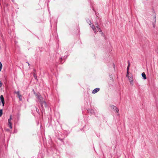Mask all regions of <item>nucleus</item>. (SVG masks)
Returning a JSON list of instances; mask_svg holds the SVG:
<instances>
[{
	"mask_svg": "<svg viewBox=\"0 0 158 158\" xmlns=\"http://www.w3.org/2000/svg\"><path fill=\"white\" fill-rule=\"evenodd\" d=\"M36 97L38 99V100L40 103L41 102H42L44 100L43 98L41 96L39 93H38L37 94H36Z\"/></svg>",
	"mask_w": 158,
	"mask_h": 158,
	"instance_id": "obj_1",
	"label": "nucleus"
},
{
	"mask_svg": "<svg viewBox=\"0 0 158 158\" xmlns=\"http://www.w3.org/2000/svg\"><path fill=\"white\" fill-rule=\"evenodd\" d=\"M1 103H2V106H3L4 105L5 102L4 98L2 95L0 96V105H1Z\"/></svg>",
	"mask_w": 158,
	"mask_h": 158,
	"instance_id": "obj_2",
	"label": "nucleus"
},
{
	"mask_svg": "<svg viewBox=\"0 0 158 158\" xmlns=\"http://www.w3.org/2000/svg\"><path fill=\"white\" fill-rule=\"evenodd\" d=\"M40 104L43 109L44 108V107H46L47 106V104L44 100L42 102H41Z\"/></svg>",
	"mask_w": 158,
	"mask_h": 158,
	"instance_id": "obj_3",
	"label": "nucleus"
},
{
	"mask_svg": "<svg viewBox=\"0 0 158 158\" xmlns=\"http://www.w3.org/2000/svg\"><path fill=\"white\" fill-rule=\"evenodd\" d=\"M89 25L90 26V27L92 28V29H93V31H94L95 33H97L98 32L97 31H96V29L95 28V27L94 26L93 24H89Z\"/></svg>",
	"mask_w": 158,
	"mask_h": 158,
	"instance_id": "obj_4",
	"label": "nucleus"
},
{
	"mask_svg": "<svg viewBox=\"0 0 158 158\" xmlns=\"http://www.w3.org/2000/svg\"><path fill=\"white\" fill-rule=\"evenodd\" d=\"M110 107L111 109H114L115 110L116 112L118 113V111H119L117 107H116L115 106L112 105L110 106Z\"/></svg>",
	"mask_w": 158,
	"mask_h": 158,
	"instance_id": "obj_5",
	"label": "nucleus"
},
{
	"mask_svg": "<svg viewBox=\"0 0 158 158\" xmlns=\"http://www.w3.org/2000/svg\"><path fill=\"white\" fill-rule=\"evenodd\" d=\"M15 93L17 94L18 95V97L19 98V99L20 101L22 100V96L21 95L19 94V91H17V92H15Z\"/></svg>",
	"mask_w": 158,
	"mask_h": 158,
	"instance_id": "obj_6",
	"label": "nucleus"
},
{
	"mask_svg": "<svg viewBox=\"0 0 158 158\" xmlns=\"http://www.w3.org/2000/svg\"><path fill=\"white\" fill-rule=\"evenodd\" d=\"M154 19L153 20V25L154 28L155 27V23L156 22V16L155 15L154 16Z\"/></svg>",
	"mask_w": 158,
	"mask_h": 158,
	"instance_id": "obj_7",
	"label": "nucleus"
},
{
	"mask_svg": "<svg viewBox=\"0 0 158 158\" xmlns=\"http://www.w3.org/2000/svg\"><path fill=\"white\" fill-rule=\"evenodd\" d=\"M99 90H100L99 88H95V89H94V90H93L92 93L94 94H95L97 92L99 91Z\"/></svg>",
	"mask_w": 158,
	"mask_h": 158,
	"instance_id": "obj_8",
	"label": "nucleus"
},
{
	"mask_svg": "<svg viewBox=\"0 0 158 158\" xmlns=\"http://www.w3.org/2000/svg\"><path fill=\"white\" fill-rule=\"evenodd\" d=\"M34 77L35 79H37L36 70H34Z\"/></svg>",
	"mask_w": 158,
	"mask_h": 158,
	"instance_id": "obj_9",
	"label": "nucleus"
},
{
	"mask_svg": "<svg viewBox=\"0 0 158 158\" xmlns=\"http://www.w3.org/2000/svg\"><path fill=\"white\" fill-rule=\"evenodd\" d=\"M142 76L143 77L144 79H146L147 78L146 75L144 72L142 73Z\"/></svg>",
	"mask_w": 158,
	"mask_h": 158,
	"instance_id": "obj_10",
	"label": "nucleus"
},
{
	"mask_svg": "<svg viewBox=\"0 0 158 158\" xmlns=\"http://www.w3.org/2000/svg\"><path fill=\"white\" fill-rule=\"evenodd\" d=\"M128 78H129V81L130 82L131 84L132 85H133V80H132V79L131 78V77H129Z\"/></svg>",
	"mask_w": 158,
	"mask_h": 158,
	"instance_id": "obj_11",
	"label": "nucleus"
},
{
	"mask_svg": "<svg viewBox=\"0 0 158 158\" xmlns=\"http://www.w3.org/2000/svg\"><path fill=\"white\" fill-rule=\"evenodd\" d=\"M8 126L10 128V129H12V123L11 122H8Z\"/></svg>",
	"mask_w": 158,
	"mask_h": 158,
	"instance_id": "obj_12",
	"label": "nucleus"
},
{
	"mask_svg": "<svg viewBox=\"0 0 158 158\" xmlns=\"http://www.w3.org/2000/svg\"><path fill=\"white\" fill-rule=\"evenodd\" d=\"M2 114V110L0 109V117H1Z\"/></svg>",
	"mask_w": 158,
	"mask_h": 158,
	"instance_id": "obj_13",
	"label": "nucleus"
},
{
	"mask_svg": "<svg viewBox=\"0 0 158 158\" xmlns=\"http://www.w3.org/2000/svg\"><path fill=\"white\" fill-rule=\"evenodd\" d=\"M2 64L1 62H0V71H1V69L2 68Z\"/></svg>",
	"mask_w": 158,
	"mask_h": 158,
	"instance_id": "obj_14",
	"label": "nucleus"
},
{
	"mask_svg": "<svg viewBox=\"0 0 158 158\" xmlns=\"http://www.w3.org/2000/svg\"><path fill=\"white\" fill-rule=\"evenodd\" d=\"M12 119V115H10V118L8 120V122H11V120Z\"/></svg>",
	"mask_w": 158,
	"mask_h": 158,
	"instance_id": "obj_15",
	"label": "nucleus"
},
{
	"mask_svg": "<svg viewBox=\"0 0 158 158\" xmlns=\"http://www.w3.org/2000/svg\"><path fill=\"white\" fill-rule=\"evenodd\" d=\"M87 23H88L89 24H91V21L89 19L87 20Z\"/></svg>",
	"mask_w": 158,
	"mask_h": 158,
	"instance_id": "obj_16",
	"label": "nucleus"
},
{
	"mask_svg": "<svg viewBox=\"0 0 158 158\" xmlns=\"http://www.w3.org/2000/svg\"><path fill=\"white\" fill-rule=\"evenodd\" d=\"M129 75V72L127 71V77H128V78L129 77L128 76Z\"/></svg>",
	"mask_w": 158,
	"mask_h": 158,
	"instance_id": "obj_17",
	"label": "nucleus"
},
{
	"mask_svg": "<svg viewBox=\"0 0 158 158\" xmlns=\"http://www.w3.org/2000/svg\"><path fill=\"white\" fill-rule=\"evenodd\" d=\"M97 29H98V30L99 29H100V28L99 27L98 25V23H97V25H96V26Z\"/></svg>",
	"mask_w": 158,
	"mask_h": 158,
	"instance_id": "obj_18",
	"label": "nucleus"
},
{
	"mask_svg": "<svg viewBox=\"0 0 158 158\" xmlns=\"http://www.w3.org/2000/svg\"><path fill=\"white\" fill-rule=\"evenodd\" d=\"M33 90L34 91V94H35V96H36V94H37L38 93H35V91H34V89H33Z\"/></svg>",
	"mask_w": 158,
	"mask_h": 158,
	"instance_id": "obj_19",
	"label": "nucleus"
},
{
	"mask_svg": "<svg viewBox=\"0 0 158 158\" xmlns=\"http://www.w3.org/2000/svg\"><path fill=\"white\" fill-rule=\"evenodd\" d=\"M33 90L34 91V94H35V96H36V94H37L38 93H35V91H34V89H33Z\"/></svg>",
	"mask_w": 158,
	"mask_h": 158,
	"instance_id": "obj_20",
	"label": "nucleus"
},
{
	"mask_svg": "<svg viewBox=\"0 0 158 158\" xmlns=\"http://www.w3.org/2000/svg\"><path fill=\"white\" fill-rule=\"evenodd\" d=\"M128 67H129L130 65V63L129 61L128 60Z\"/></svg>",
	"mask_w": 158,
	"mask_h": 158,
	"instance_id": "obj_21",
	"label": "nucleus"
},
{
	"mask_svg": "<svg viewBox=\"0 0 158 158\" xmlns=\"http://www.w3.org/2000/svg\"><path fill=\"white\" fill-rule=\"evenodd\" d=\"M101 34L102 35V36H104V34H103V33L102 32H101Z\"/></svg>",
	"mask_w": 158,
	"mask_h": 158,
	"instance_id": "obj_22",
	"label": "nucleus"
},
{
	"mask_svg": "<svg viewBox=\"0 0 158 158\" xmlns=\"http://www.w3.org/2000/svg\"><path fill=\"white\" fill-rule=\"evenodd\" d=\"M98 31L99 32H102V30H101L100 29H100H99L98 30Z\"/></svg>",
	"mask_w": 158,
	"mask_h": 158,
	"instance_id": "obj_23",
	"label": "nucleus"
},
{
	"mask_svg": "<svg viewBox=\"0 0 158 158\" xmlns=\"http://www.w3.org/2000/svg\"><path fill=\"white\" fill-rule=\"evenodd\" d=\"M129 69V67L127 66V71H128Z\"/></svg>",
	"mask_w": 158,
	"mask_h": 158,
	"instance_id": "obj_24",
	"label": "nucleus"
},
{
	"mask_svg": "<svg viewBox=\"0 0 158 158\" xmlns=\"http://www.w3.org/2000/svg\"><path fill=\"white\" fill-rule=\"evenodd\" d=\"M91 113H93V112H94V111H93V110H91Z\"/></svg>",
	"mask_w": 158,
	"mask_h": 158,
	"instance_id": "obj_25",
	"label": "nucleus"
},
{
	"mask_svg": "<svg viewBox=\"0 0 158 158\" xmlns=\"http://www.w3.org/2000/svg\"><path fill=\"white\" fill-rule=\"evenodd\" d=\"M27 64H28V65L29 66L30 64H29V63L28 62H27Z\"/></svg>",
	"mask_w": 158,
	"mask_h": 158,
	"instance_id": "obj_26",
	"label": "nucleus"
},
{
	"mask_svg": "<svg viewBox=\"0 0 158 158\" xmlns=\"http://www.w3.org/2000/svg\"><path fill=\"white\" fill-rule=\"evenodd\" d=\"M113 66H114V68L115 65H114V64H113Z\"/></svg>",
	"mask_w": 158,
	"mask_h": 158,
	"instance_id": "obj_27",
	"label": "nucleus"
},
{
	"mask_svg": "<svg viewBox=\"0 0 158 158\" xmlns=\"http://www.w3.org/2000/svg\"><path fill=\"white\" fill-rule=\"evenodd\" d=\"M117 115H119V114H117Z\"/></svg>",
	"mask_w": 158,
	"mask_h": 158,
	"instance_id": "obj_28",
	"label": "nucleus"
}]
</instances>
